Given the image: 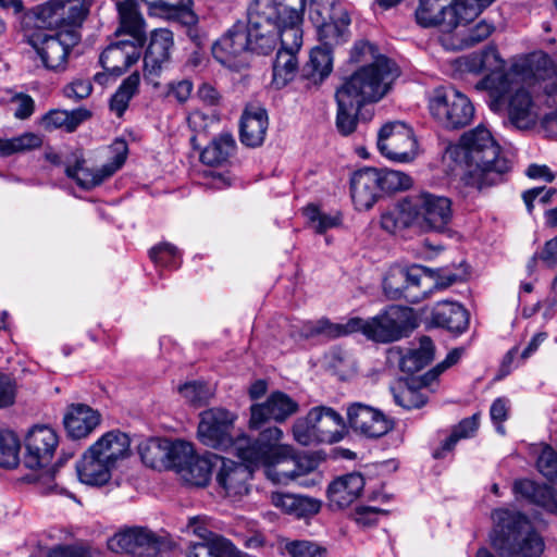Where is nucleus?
Masks as SVG:
<instances>
[{"instance_id": "obj_40", "label": "nucleus", "mask_w": 557, "mask_h": 557, "mask_svg": "<svg viewBox=\"0 0 557 557\" xmlns=\"http://www.w3.org/2000/svg\"><path fill=\"white\" fill-rule=\"evenodd\" d=\"M361 318L352 317L346 322L334 323L327 318H321L317 321L308 322L305 325L307 336H323L326 339H336L358 333L360 330Z\"/></svg>"}, {"instance_id": "obj_11", "label": "nucleus", "mask_w": 557, "mask_h": 557, "mask_svg": "<svg viewBox=\"0 0 557 557\" xmlns=\"http://www.w3.org/2000/svg\"><path fill=\"white\" fill-rule=\"evenodd\" d=\"M347 426L357 435L376 440L394 429V421L382 410L364 403H350L346 407Z\"/></svg>"}, {"instance_id": "obj_44", "label": "nucleus", "mask_w": 557, "mask_h": 557, "mask_svg": "<svg viewBox=\"0 0 557 557\" xmlns=\"http://www.w3.org/2000/svg\"><path fill=\"white\" fill-rule=\"evenodd\" d=\"M504 66L505 61L500 58L497 48L493 46L473 52L461 60V67L473 74L502 70Z\"/></svg>"}, {"instance_id": "obj_13", "label": "nucleus", "mask_w": 557, "mask_h": 557, "mask_svg": "<svg viewBox=\"0 0 557 557\" xmlns=\"http://www.w3.org/2000/svg\"><path fill=\"white\" fill-rule=\"evenodd\" d=\"M113 153L111 160L98 169L84 168L83 159L75 157V165L72 166V178L85 188L90 189L101 185L104 181L113 176L125 163L128 154V146L125 139L117 138L110 146Z\"/></svg>"}, {"instance_id": "obj_57", "label": "nucleus", "mask_w": 557, "mask_h": 557, "mask_svg": "<svg viewBox=\"0 0 557 557\" xmlns=\"http://www.w3.org/2000/svg\"><path fill=\"white\" fill-rule=\"evenodd\" d=\"M379 177L382 195L406 190L412 185L411 177L400 171L379 170Z\"/></svg>"}, {"instance_id": "obj_60", "label": "nucleus", "mask_w": 557, "mask_h": 557, "mask_svg": "<svg viewBox=\"0 0 557 557\" xmlns=\"http://www.w3.org/2000/svg\"><path fill=\"white\" fill-rule=\"evenodd\" d=\"M539 261L548 269H553L557 265V239L555 237L547 240L543 248L536 251L528 261L527 270L529 275H532L536 271Z\"/></svg>"}, {"instance_id": "obj_58", "label": "nucleus", "mask_w": 557, "mask_h": 557, "mask_svg": "<svg viewBox=\"0 0 557 557\" xmlns=\"http://www.w3.org/2000/svg\"><path fill=\"white\" fill-rule=\"evenodd\" d=\"M178 391L188 403L196 407L206 405L212 396L211 387L202 381L187 382L180 386Z\"/></svg>"}, {"instance_id": "obj_27", "label": "nucleus", "mask_w": 557, "mask_h": 557, "mask_svg": "<svg viewBox=\"0 0 557 557\" xmlns=\"http://www.w3.org/2000/svg\"><path fill=\"white\" fill-rule=\"evenodd\" d=\"M115 470L100 454L94 448V445L83 454L76 463V472L79 481L91 486H102L107 484L112 472Z\"/></svg>"}, {"instance_id": "obj_5", "label": "nucleus", "mask_w": 557, "mask_h": 557, "mask_svg": "<svg viewBox=\"0 0 557 557\" xmlns=\"http://www.w3.org/2000/svg\"><path fill=\"white\" fill-rule=\"evenodd\" d=\"M359 332L379 344H389L408 337L417 327L414 312L409 307L391 305L379 314L362 319Z\"/></svg>"}, {"instance_id": "obj_22", "label": "nucleus", "mask_w": 557, "mask_h": 557, "mask_svg": "<svg viewBox=\"0 0 557 557\" xmlns=\"http://www.w3.org/2000/svg\"><path fill=\"white\" fill-rule=\"evenodd\" d=\"M246 29L244 25L236 24L230 28L212 46L213 58L230 69H239L245 64L243 55L249 51Z\"/></svg>"}, {"instance_id": "obj_7", "label": "nucleus", "mask_w": 557, "mask_h": 557, "mask_svg": "<svg viewBox=\"0 0 557 557\" xmlns=\"http://www.w3.org/2000/svg\"><path fill=\"white\" fill-rule=\"evenodd\" d=\"M433 119L446 129H460L468 126L474 117L471 100L454 87L436 89L429 101Z\"/></svg>"}, {"instance_id": "obj_34", "label": "nucleus", "mask_w": 557, "mask_h": 557, "mask_svg": "<svg viewBox=\"0 0 557 557\" xmlns=\"http://www.w3.org/2000/svg\"><path fill=\"white\" fill-rule=\"evenodd\" d=\"M391 354L399 356L398 367L401 372L412 374L421 371L434 359L435 347L433 341L429 336L419 338L418 347L401 349L393 348Z\"/></svg>"}, {"instance_id": "obj_16", "label": "nucleus", "mask_w": 557, "mask_h": 557, "mask_svg": "<svg viewBox=\"0 0 557 557\" xmlns=\"http://www.w3.org/2000/svg\"><path fill=\"white\" fill-rule=\"evenodd\" d=\"M108 548L114 553H125L133 557H157L161 541L150 530L132 527L121 530L108 540Z\"/></svg>"}, {"instance_id": "obj_61", "label": "nucleus", "mask_w": 557, "mask_h": 557, "mask_svg": "<svg viewBox=\"0 0 557 557\" xmlns=\"http://www.w3.org/2000/svg\"><path fill=\"white\" fill-rule=\"evenodd\" d=\"M92 0H72V49L81 41L82 36L77 32L88 18Z\"/></svg>"}, {"instance_id": "obj_21", "label": "nucleus", "mask_w": 557, "mask_h": 557, "mask_svg": "<svg viewBox=\"0 0 557 557\" xmlns=\"http://www.w3.org/2000/svg\"><path fill=\"white\" fill-rule=\"evenodd\" d=\"M59 444L55 431L48 425H35L25 438V465L30 468H39L53 457Z\"/></svg>"}, {"instance_id": "obj_62", "label": "nucleus", "mask_w": 557, "mask_h": 557, "mask_svg": "<svg viewBox=\"0 0 557 557\" xmlns=\"http://www.w3.org/2000/svg\"><path fill=\"white\" fill-rule=\"evenodd\" d=\"M215 123L213 116H210L201 111H193L189 113L187 117V124L193 135L190 137V143L195 148H200L197 145V140L200 136H207L209 134V128L212 124Z\"/></svg>"}, {"instance_id": "obj_26", "label": "nucleus", "mask_w": 557, "mask_h": 557, "mask_svg": "<svg viewBox=\"0 0 557 557\" xmlns=\"http://www.w3.org/2000/svg\"><path fill=\"white\" fill-rule=\"evenodd\" d=\"M173 46L174 39L171 30L159 28L151 33L150 41L144 55V71L146 75H159L169 65Z\"/></svg>"}, {"instance_id": "obj_2", "label": "nucleus", "mask_w": 557, "mask_h": 557, "mask_svg": "<svg viewBox=\"0 0 557 557\" xmlns=\"http://www.w3.org/2000/svg\"><path fill=\"white\" fill-rule=\"evenodd\" d=\"M468 170L461 182L465 186L482 190L503 181V175L510 170V162L500 154V146L492 133L484 126L466 132L460 138Z\"/></svg>"}, {"instance_id": "obj_63", "label": "nucleus", "mask_w": 557, "mask_h": 557, "mask_svg": "<svg viewBox=\"0 0 557 557\" xmlns=\"http://www.w3.org/2000/svg\"><path fill=\"white\" fill-rule=\"evenodd\" d=\"M293 435L294 440L302 446L321 443L319 435L315 433L314 424L309 420V413L305 418H299L295 421Z\"/></svg>"}, {"instance_id": "obj_6", "label": "nucleus", "mask_w": 557, "mask_h": 557, "mask_svg": "<svg viewBox=\"0 0 557 557\" xmlns=\"http://www.w3.org/2000/svg\"><path fill=\"white\" fill-rule=\"evenodd\" d=\"M431 271L422 265L392 267L383 280V292L391 300L419 304L431 294Z\"/></svg>"}, {"instance_id": "obj_9", "label": "nucleus", "mask_w": 557, "mask_h": 557, "mask_svg": "<svg viewBox=\"0 0 557 557\" xmlns=\"http://www.w3.org/2000/svg\"><path fill=\"white\" fill-rule=\"evenodd\" d=\"M416 226L423 232L444 233L453 220L451 200L428 191L409 197Z\"/></svg>"}, {"instance_id": "obj_8", "label": "nucleus", "mask_w": 557, "mask_h": 557, "mask_svg": "<svg viewBox=\"0 0 557 557\" xmlns=\"http://www.w3.org/2000/svg\"><path fill=\"white\" fill-rule=\"evenodd\" d=\"M510 73L523 83L543 84V91L548 98L557 95V65L543 51H535L516 59L510 65Z\"/></svg>"}, {"instance_id": "obj_59", "label": "nucleus", "mask_w": 557, "mask_h": 557, "mask_svg": "<svg viewBox=\"0 0 557 557\" xmlns=\"http://www.w3.org/2000/svg\"><path fill=\"white\" fill-rule=\"evenodd\" d=\"M307 0H274L278 13L294 27H301Z\"/></svg>"}, {"instance_id": "obj_20", "label": "nucleus", "mask_w": 557, "mask_h": 557, "mask_svg": "<svg viewBox=\"0 0 557 557\" xmlns=\"http://www.w3.org/2000/svg\"><path fill=\"white\" fill-rule=\"evenodd\" d=\"M299 409L298 403L281 391L272 392L262 404L250 407L249 426L260 429L268 420L284 422Z\"/></svg>"}, {"instance_id": "obj_48", "label": "nucleus", "mask_w": 557, "mask_h": 557, "mask_svg": "<svg viewBox=\"0 0 557 557\" xmlns=\"http://www.w3.org/2000/svg\"><path fill=\"white\" fill-rule=\"evenodd\" d=\"M332 50L325 46L314 47L310 58L304 67V75L313 83H321L333 69Z\"/></svg>"}, {"instance_id": "obj_24", "label": "nucleus", "mask_w": 557, "mask_h": 557, "mask_svg": "<svg viewBox=\"0 0 557 557\" xmlns=\"http://www.w3.org/2000/svg\"><path fill=\"white\" fill-rule=\"evenodd\" d=\"M143 46L126 39L111 42L100 54L99 63L107 73L119 77L141 57Z\"/></svg>"}, {"instance_id": "obj_30", "label": "nucleus", "mask_w": 557, "mask_h": 557, "mask_svg": "<svg viewBox=\"0 0 557 557\" xmlns=\"http://www.w3.org/2000/svg\"><path fill=\"white\" fill-rule=\"evenodd\" d=\"M512 125L519 129H528L535 125L539 111L531 94L519 88L506 99L505 109Z\"/></svg>"}, {"instance_id": "obj_37", "label": "nucleus", "mask_w": 557, "mask_h": 557, "mask_svg": "<svg viewBox=\"0 0 557 557\" xmlns=\"http://www.w3.org/2000/svg\"><path fill=\"white\" fill-rule=\"evenodd\" d=\"M92 445L100 456L115 469L119 462L127 458L131 453V438L119 430L104 433Z\"/></svg>"}, {"instance_id": "obj_41", "label": "nucleus", "mask_w": 557, "mask_h": 557, "mask_svg": "<svg viewBox=\"0 0 557 557\" xmlns=\"http://www.w3.org/2000/svg\"><path fill=\"white\" fill-rule=\"evenodd\" d=\"M314 469V462L309 458L295 457L294 453L290 457L267 470V476L276 484H287Z\"/></svg>"}, {"instance_id": "obj_3", "label": "nucleus", "mask_w": 557, "mask_h": 557, "mask_svg": "<svg viewBox=\"0 0 557 557\" xmlns=\"http://www.w3.org/2000/svg\"><path fill=\"white\" fill-rule=\"evenodd\" d=\"M491 541L500 557H540L545 548L543 537L533 529L528 517L509 509H495Z\"/></svg>"}, {"instance_id": "obj_1", "label": "nucleus", "mask_w": 557, "mask_h": 557, "mask_svg": "<svg viewBox=\"0 0 557 557\" xmlns=\"http://www.w3.org/2000/svg\"><path fill=\"white\" fill-rule=\"evenodd\" d=\"M376 52L375 46L369 41L356 42L350 52V60L367 64L356 70L336 90L350 96L355 102L362 106L384 98L400 75V70L395 61Z\"/></svg>"}, {"instance_id": "obj_23", "label": "nucleus", "mask_w": 557, "mask_h": 557, "mask_svg": "<svg viewBox=\"0 0 557 557\" xmlns=\"http://www.w3.org/2000/svg\"><path fill=\"white\" fill-rule=\"evenodd\" d=\"M350 195L357 210L371 209L383 196L379 169L364 166L355 171L350 176Z\"/></svg>"}, {"instance_id": "obj_29", "label": "nucleus", "mask_w": 557, "mask_h": 557, "mask_svg": "<svg viewBox=\"0 0 557 557\" xmlns=\"http://www.w3.org/2000/svg\"><path fill=\"white\" fill-rule=\"evenodd\" d=\"M269 126L267 110L257 104H247L240 117L239 137L247 147H259Z\"/></svg>"}, {"instance_id": "obj_18", "label": "nucleus", "mask_w": 557, "mask_h": 557, "mask_svg": "<svg viewBox=\"0 0 557 557\" xmlns=\"http://www.w3.org/2000/svg\"><path fill=\"white\" fill-rule=\"evenodd\" d=\"M215 460L219 463L215 473L219 492L233 502L242 500L250 492L252 469L224 457Z\"/></svg>"}, {"instance_id": "obj_17", "label": "nucleus", "mask_w": 557, "mask_h": 557, "mask_svg": "<svg viewBox=\"0 0 557 557\" xmlns=\"http://www.w3.org/2000/svg\"><path fill=\"white\" fill-rule=\"evenodd\" d=\"M236 416L224 408H211L200 414L199 441L212 448H223L232 444V429Z\"/></svg>"}, {"instance_id": "obj_14", "label": "nucleus", "mask_w": 557, "mask_h": 557, "mask_svg": "<svg viewBox=\"0 0 557 557\" xmlns=\"http://www.w3.org/2000/svg\"><path fill=\"white\" fill-rule=\"evenodd\" d=\"M414 16L417 23L424 28L440 26L443 35L450 34L465 21L456 0H419Z\"/></svg>"}, {"instance_id": "obj_36", "label": "nucleus", "mask_w": 557, "mask_h": 557, "mask_svg": "<svg viewBox=\"0 0 557 557\" xmlns=\"http://www.w3.org/2000/svg\"><path fill=\"white\" fill-rule=\"evenodd\" d=\"M510 74V71L505 73L503 69L494 70L475 84V89L488 92V107L494 112H499L505 109L506 99L509 97L508 94L511 90Z\"/></svg>"}, {"instance_id": "obj_45", "label": "nucleus", "mask_w": 557, "mask_h": 557, "mask_svg": "<svg viewBox=\"0 0 557 557\" xmlns=\"http://www.w3.org/2000/svg\"><path fill=\"white\" fill-rule=\"evenodd\" d=\"M141 461L149 468L156 469L169 460L173 465L176 454H173V443L162 442L160 438H149L138 445Z\"/></svg>"}, {"instance_id": "obj_53", "label": "nucleus", "mask_w": 557, "mask_h": 557, "mask_svg": "<svg viewBox=\"0 0 557 557\" xmlns=\"http://www.w3.org/2000/svg\"><path fill=\"white\" fill-rule=\"evenodd\" d=\"M42 145V137L38 134L27 132L10 139H0V154L11 156L39 148Z\"/></svg>"}, {"instance_id": "obj_10", "label": "nucleus", "mask_w": 557, "mask_h": 557, "mask_svg": "<svg viewBox=\"0 0 557 557\" xmlns=\"http://www.w3.org/2000/svg\"><path fill=\"white\" fill-rule=\"evenodd\" d=\"M376 145L381 154L391 161L406 163L417 156L413 129L401 121L385 123L379 131Z\"/></svg>"}, {"instance_id": "obj_39", "label": "nucleus", "mask_w": 557, "mask_h": 557, "mask_svg": "<svg viewBox=\"0 0 557 557\" xmlns=\"http://www.w3.org/2000/svg\"><path fill=\"white\" fill-rule=\"evenodd\" d=\"M513 492L546 511L557 513V492L550 486L521 479L515 481Z\"/></svg>"}, {"instance_id": "obj_35", "label": "nucleus", "mask_w": 557, "mask_h": 557, "mask_svg": "<svg viewBox=\"0 0 557 557\" xmlns=\"http://www.w3.org/2000/svg\"><path fill=\"white\" fill-rule=\"evenodd\" d=\"M330 21L318 25V38L322 46L333 49L342 46L350 38V16L346 10L329 14Z\"/></svg>"}, {"instance_id": "obj_50", "label": "nucleus", "mask_w": 557, "mask_h": 557, "mask_svg": "<svg viewBox=\"0 0 557 557\" xmlns=\"http://www.w3.org/2000/svg\"><path fill=\"white\" fill-rule=\"evenodd\" d=\"M428 388L434 391L433 386H425L421 383V376L417 380H411L410 383L400 385L397 389H394L395 403L407 409H419L428 403V395L422 389Z\"/></svg>"}, {"instance_id": "obj_33", "label": "nucleus", "mask_w": 557, "mask_h": 557, "mask_svg": "<svg viewBox=\"0 0 557 557\" xmlns=\"http://www.w3.org/2000/svg\"><path fill=\"white\" fill-rule=\"evenodd\" d=\"M308 413L321 443L333 444L342 438L341 430L345 426V420L336 410L319 406L310 409Z\"/></svg>"}, {"instance_id": "obj_42", "label": "nucleus", "mask_w": 557, "mask_h": 557, "mask_svg": "<svg viewBox=\"0 0 557 557\" xmlns=\"http://www.w3.org/2000/svg\"><path fill=\"white\" fill-rule=\"evenodd\" d=\"M70 0H48L37 7L36 16L49 29H70Z\"/></svg>"}, {"instance_id": "obj_28", "label": "nucleus", "mask_w": 557, "mask_h": 557, "mask_svg": "<svg viewBox=\"0 0 557 557\" xmlns=\"http://www.w3.org/2000/svg\"><path fill=\"white\" fill-rule=\"evenodd\" d=\"M471 22L462 21L458 28L448 35H443L441 38L443 45L453 50L470 48L488 38L495 29L494 25L485 20L473 25L470 24Z\"/></svg>"}, {"instance_id": "obj_51", "label": "nucleus", "mask_w": 557, "mask_h": 557, "mask_svg": "<svg viewBox=\"0 0 557 557\" xmlns=\"http://www.w3.org/2000/svg\"><path fill=\"white\" fill-rule=\"evenodd\" d=\"M257 438L263 448H269L268 455L276 465H281L293 454L290 445L280 444L283 438V431L277 426L262 430Z\"/></svg>"}, {"instance_id": "obj_12", "label": "nucleus", "mask_w": 557, "mask_h": 557, "mask_svg": "<svg viewBox=\"0 0 557 557\" xmlns=\"http://www.w3.org/2000/svg\"><path fill=\"white\" fill-rule=\"evenodd\" d=\"M173 454H176V457L172 466L188 483L196 486H206L209 483L212 470L218 469L219 463L215 458L221 457L215 454L195 455L193 446L183 441L173 443Z\"/></svg>"}, {"instance_id": "obj_54", "label": "nucleus", "mask_w": 557, "mask_h": 557, "mask_svg": "<svg viewBox=\"0 0 557 557\" xmlns=\"http://www.w3.org/2000/svg\"><path fill=\"white\" fill-rule=\"evenodd\" d=\"M311 227L318 234H323L326 231L337 227L342 223V215L339 213L329 214L320 210V208L313 203L308 205L305 210Z\"/></svg>"}, {"instance_id": "obj_19", "label": "nucleus", "mask_w": 557, "mask_h": 557, "mask_svg": "<svg viewBox=\"0 0 557 557\" xmlns=\"http://www.w3.org/2000/svg\"><path fill=\"white\" fill-rule=\"evenodd\" d=\"M28 42L40 55L45 66L54 71H64L70 53V29L59 30L55 35L34 33Z\"/></svg>"}, {"instance_id": "obj_25", "label": "nucleus", "mask_w": 557, "mask_h": 557, "mask_svg": "<svg viewBox=\"0 0 557 557\" xmlns=\"http://www.w3.org/2000/svg\"><path fill=\"white\" fill-rule=\"evenodd\" d=\"M115 7L117 27L113 33L114 37L128 36V41L144 47L147 40V26L137 0H121L115 3Z\"/></svg>"}, {"instance_id": "obj_52", "label": "nucleus", "mask_w": 557, "mask_h": 557, "mask_svg": "<svg viewBox=\"0 0 557 557\" xmlns=\"http://www.w3.org/2000/svg\"><path fill=\"white\" fill-rule=\"evenodd\" d=\"M140 76L138 72L132 73L119 86L110 99V110L117 117H122L129 106L132 98L138 92Z\"/></svg>"}, {"instance_id": "obj_43", "label": "nucleus", "mask_w": 557, "mask_h": 557, "mask_svg": "<svg viewBox=\"0 0 557 557\" xmlns=\"http://www.w3.org/2000/svg\"><path fill=\"white\" fill-rule=\"evenodd\" d=\"M101 422L98 410L85 404H72V440L88 437Z\"/></svg>"}, {"instance_id": "obj_32", "label": "nucleus", "mask_w": 557, "mask_h": 557, "mask_svg": "<svg viewBox=\"0 0 557 557\" xmlns=\"http://www.w3.org/2000/svg\"><path fill=\"white\" fill-rule=\"evenodd\" d=\"M364 488L362 474L352 472L336 478L327 487V497L332 507L343 509L351 505Z\"/></svg>"}, {"instance_id": "obj_56", "label": "nucleus", "mask_w": 557, "mask_h": 557, "mask_svg": "<svg viewBox=\"0 0 557 557\" xmlns=\"http://www.w3.org/2000/svg\"><path fill=\"white\" fill-rule=\"evenodd\" d=\"M20 442L12 431L0 432V467L14 468L18 465Z\"/></svg>"}, {"instance_id": "obj_55", "label": "nucleus", "mask_w": 557, "mask_h": 557, "mask_svg": "<svg viewBox=\"0 0 557 557\" xmlns=\"http://www.w3.org/2000/svg\"><path fill=\"white\" fill-rule=\"evenodd\" d=\"M152 262L160 268L177 269L182 262V256L177 247L170 243H160L149 250Z\"/></svg>"}, {"instance_id": "obj_49", "label": "nucleus", "mask_w": 557, "mask_h": 557, "mask_svg": "<svg viewBox=\"0 0 557 557\" xmlns=\"http://www.w3.org/2000/svg\"><path fill=\"white\" fill-rule=\"evenodd\" d=\"M381 226L391 234H399L404 230L416 226V220L409 197L396 208L381 215Z\"/></svg>"}, {"instance_id": "obj_46", "label": "nucleus", "mask_w": 557, "mask_h": 557, "mask_svg": "<svg viewBox=\"0 0 557 557\" xmlns=\"http://www.w3.org/2000/svg\"><path fill=\"white\" fill-rule=\"evenodd\" d=\"M236 141L232 134L222 133L213 138L211 143L201 151L200 160L202 163L215 166L221 165L234 154Z\"/></svg>"}, {"instance_id": "obj_31", "label": "nucleus", "mask_w": 557, "mask_h": 557, "mask_svg": "<svg viewBox=\"0 0 557 557\" xmlns=\"http://www.w3.org/2000/svg\"><path fill=\"white\" fill-rule=\"evenodd\" d=\"M469 312L457 301L443 300L431 311V323L455 334H462L469 326Z\"/></svg>"}, {"instance_id": "obj_47", "label": "nucleus", "mask_w": 557, "mask_h": 557, "mask_svg": "<svg viewBox=\"0 0 557 557\" xmlns=\"http://www.w3.org/2000/svg\"><path fill=\"white\" fill-rule=\"evenodd\" d=\"M335 99L337 103L336 128L343 136H348L357 127L358 113L362 104L355 102L350 96L337 90Z\"/></svg>"}, {"instance_id": "obj_64", "label": "nucleus", "mask_w": 557, "mask_h": 557, "mask_svg": "<svg viewBox=\"0 0 557 557\" xmlns=\"http://www.w3.org/2000/svg\"><path fill=\"white\" fill-rule=\"evenodd\" d=\"M536 467L548 481L557 483V453L552 446L545 445L543 447Z\"/></svg>"}, {"instance_id": "obj_15", "label": "nucleus", "mask_w": 557, "mask_h": 557, "mask_svg": "<svg viewBox=\"0 0 557 557\" xmlns=\"http://www.w3.org/2000/svg\"><path fill=\"white\" fill-rule=\"evenodd\" d=\"M302 46V28L289 27L284 33L283 44L278 49L272 66V86L276 89L285 87L298 72L297 52Z\"/></svg>"}, {"instance_id": "obj_38", "label": "nucleus", "mask_w": 557, "mask_h": 557, "mask_svg": "<svg viewBox=\"0 0 557 557\" xmlns=\"http://www.w3.org/2000/svg\"><path fill=\"white\" fill-rule=\"evenodd\" d=\"M234 454L243 461L245 466H249L252 471L260 466L267 470L275 467L276 463L268 455L269 448H263L258 438H251L243 435L232 441Z\"/></svg>"}, {"instance_id": "obj_4", "label": "nucleus", "mask_w": 557, "mask_h": 557, "mask_svg": "<svg viewBox=\"0 0 557 557\" xmlns=\"http://www.w3.org/2000/svg\"><path fill=\"white\" fill-rule=\"evenodd\" d=\"M285 20L274 0H252L245 27L249 51L267 55L276 48L278 40L282 45L284 33L293 27Z\"/></svg>"}]
</instances>
